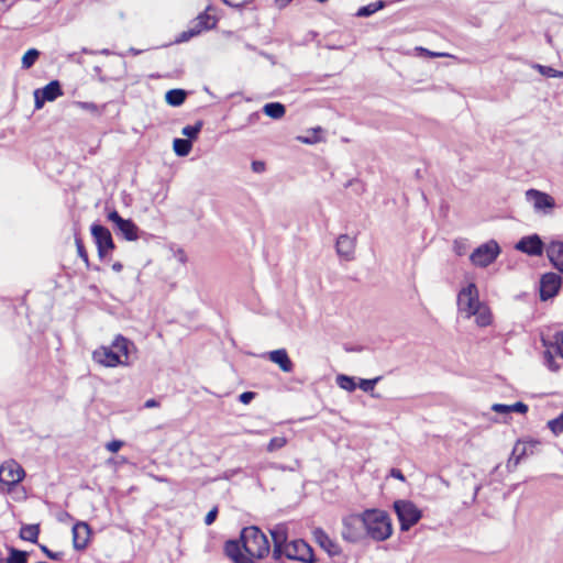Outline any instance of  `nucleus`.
Segmentation results:
<instances>
[{
    "label": "nucleus",
    "mask_w": 563,
    "mask_h": 563,
    "mask_svg": "<svg viewBox=\"0 0 563 563\" xmlns=\"http://www.w3.org/2000/svg\"><path fill=\"white\" fill-rule=\"evenodd\" d=\"M269 549L266 534L256 526L243 528L240 540H228L224 544V553L233 563H254L253 558H265Z\"/></svg>",
    "instance_id": "nucleus-1"
},
{
    "label": "nucleus",
    "mask_w": 563,
    "mask_h": 563,
    "mask_svg": "<svg viewBox=\"0 0 563 563\" xmlns=\"http://www.w3.org/2000/svg\"><path fill=\"white\" fill-rule=\"evenodd\" d=\"M274 543L273 559L280 560L286 556L289 560L300 561L303 563H313L312 548L302 539L287 542V532L284 527H276L271 530Z\"/></svg>",
    "instance_id": "nucleus-2"
},
{
    "label": "nucleus",
    "mask_w": 563,
    "mask_h": 563,
    "mask_svg": "<svg viewBox=\"0 0 563 563\" xmlns=\"http://www.w3.org/2000/svg\"><path fill=\"white\" fill-rule=\"evenodd\" d=\"M134 349L135 346L132 341L119 334L110 346H100L93 351L92 358L95 362L107 367L128 365L130 353Z\"/></svg>",
    "instance_id": "nucleus-3"
},
{
    "label": "nucleus",
    "mask_w": 563,
    "mask_h": 563,
    "mask_svg": "<svg viewBox=\"0 0 563 563\" xmlns=\"http://www.w3.org/2000/svg\"><path fill=\"white\" fill-rule=\"evenodd\" d=\"M366 537L375 541H385L393 533L389 515L380 509H366L363 511Z\"/></svg>",
    "instance_id": "nucleus-4"
},
{
    "label": "nucleus",
    "mask_w": 563,
    "mask_h": 563,
    "mask_svg": "<svg viewBox=\"0 0 563 563\" xmlns=\"http://www.w3.org/2000/svg\"><path fill=\"white\" fill-rule=\"evenodd\" d=\"M210 10L211 8L208 7L205 12L200 13L195 20H192L188 29L178 35L176 42H187L190 38L201 34L203 31L214 29L218 20L214 15L209 13Z\"/></svg>",
    "instance_id": "nucleus-5"
},
{
    "label": "nucleus",
    "mask_w": 563,
    "mask_h": 563,
    "mask_svg": "<svg viewBox=\"0 0 563 563\" xmlns=\"http://www.w3.org/2000/svg\"><path fill=\"white\" fill-rule=\"evenodd\" d=\"M394 509L400 523L401 531H408L422 517L421 510L410 500H396Z\"/></svg>",
    "instance_id": "nucleus-6"
},
{
    "label": "nucleus",
    "mask_w": 563,
    "mask_h": 563,
    "mask_svg": "<svg viewBox=\"0 0 563 563\" xmlns=\"http://www.w3.org/2000/svg\"><path fill=\"white\" fill-rule=\"evenodd\" d=\"M341 534L351 543L362 541L366 537L363 512L345 517L342 521Z\"/></svg>",
    "instance_id": "nucleus-7"
},
{
    "label": "nucleus",
    "mask_w": 563,
    "mask_h": 563,
    "mask_svg": "<svg viewBox=\"0 0 563 563\" xmlns=\"http://www.w3.org/2000/svg\"><path fill=\"white\" fill-rule=\"evenodd\" d=\"M481 305L478 289L474 283H470L460 290L457 295V308L466 318H471L474 314V310Z\"/></svg>",
    "instance_id": "nucleus-8"
},
{
    "label": "nucleus",
    "mask_w": 563,
    "mask_h": 563,
    "mask_svg": "<svg viewBox=\"0 0 563 563\" xmlns=\"http://www.w3.org/2000/svg\"><path fill=\"white\" fill-rule=\"evenodd\" d=\"M500 247L498 243L490 240L476 247L470 256L472 264L478 267H487L498 257Z\"/></svg>",
    "instance_id": "nucleus-9"
},
{
    "label": "nucleus",
    "mask_w": 563,
    "mask_h": 563,
    "mask_svg": "<svg viewBox=\"0 0 563 563\" xmlns=\"http://www.w3.org/2000/svg\"><path fill=\"white\" fill-rule=\"evenodd\" d=\"M545 351L543 353L544 364L551 371H558L560 365L554 361V354L563 358V330L556 332L552 339L542 338Z\"/></svg>",
    "instance_id": "nucleus-10"
},
{
    "label": "nucleus",
    "mask_w": 563,
    "mask_h": 563,
    "mask_svg": "<svg viewBox=\"0 0 563 563\" xmlns=\"http://www.w3.org/2000/svg\"><path fill=\"white\" fill-rule=\"evenodd\" d=\"M24 475V470L16 462H5L0 467V487L3 490H10L23 479Z\"/></svg>",
    "instance_id": "nucleus-11"
},
{
    "label": "nucleus",
    "mask_w": 563,
    "mask_h": 563,
    "mask_svg": "<svg viewBox=\"0 0 563 563\" xmlns=\"http://www.w3.org/2000/svg\"><path fill=\"white\" fill-rule=\"evenodd\" d=\"M526 200L530 202L537 213L549 214L555 208V200L552 196L538 189H528L525 194Z\"/></svg>",
    "instance_id": "nucleus-12"
},
{
    "label": "nucleus",
    "mask_w": 563,
    "mask_h": 563,
    "mask_svg": "<svg viewBox=\"0 0 563 563\" xmlns=\"http://www.w3.org/2000/svg\"><path fill=\"white\" fill-rule=\"evenodd\" d=\"M91 235L97 245L100 258H103L109 252L114 250V242L111 232L104 225L93 223L91 225Z\"/></svg>",
    "instance_id": "nucleus-13"
},
{
    "label": "nucleus",
    "mask_w": 563,
    "mask_h": 563,
    "mask_svg": "<svg viewBox=\"0 0 563 563\" xmlns=\"http://www.w3.org/2000/svg\"><path fill=\"white\" fill-rule=\"evenodd\" d=\"M109 221L115 225V230L126 241H135L139 238V228L131 219H123L118 211L108 214Z\"/></svg>",
    "instance_id": "nucleus-14"
},
{
    "label": "nucleus",
    "mask_w": 563,
    "mask_h": 563,
    "mask_svg": "<svg viewBox=\"0 0 563 563\" xmlns=\"http://www.w3.org/2000/svg\"><path fill=\"white\" fill-rule=\"evenodd\" d=\"M562 278L556 273H547L540 279V298L545 301L553 298L560 290Z\"/></svg>",
    "instance_id": "nucleus-15"
},
{
    "label": "nucleus",
    "mask_w": 563,
    "mask_h": 563,
    "mask_svg": "<svg viewBox=\"0 0 563 563\" xmlns=\"http://www.w3.org/2000/svg\"><path fill=\"white\" fill-rule=\"evenodd\" d=\"M516 249L530 256H539L543 253L544 244L538 234H531L520 239Z\"/></svg>",
    "instance_id": "nucleus-16"
},
{
    "label": "nucleus",
    "mask_w": 563,
    "mask_h": 563,
    "mask_svg": "<svg viewBox=\"0 0 563 563\" xmlns=\"http://www.w3.org/2000/svg\"><path fill=\"white\" fill-rule=\"evenodd\" d=\"M73 533V545L75 550L82 551L87 548L91 530L87 522L85 521H78L73 526L71 529Z\"/></svg>",
    "instance_id": "nucleus-17"
},
{
    "label": "nucleus",
    "mask_w": 563,
    "mask_h": 563,
    "mask_svg": "<svg viewBox=\"0 0 563 563\" xmlns=\"http://www.w3.org/2000/svg\"><path fill=\"white\" fill-rule=\"evenodd\" d=\"M547 255L551 262V264L563 273V242L562 241H552L547 246Z\"/></svg>",
    "instance_id": "nucleus-18"
},
{
    "label": "nucleus",
    "mask_w": 563,
    "mask_h": 563,
    "mask_svg": "<svg viewBox=\"0 0 563 563\" xmlns=\"http://www.w3.org/2000/svg\"><path fill=\"white\" fill-rule=\"evenodd\" d=\"M336 252L345 260H352L355 251V240L347 234H341L336 240Z\"/></svg>",
    "instance_id": "nucleus-19"
},
{
    "label": "nucleus",
    "mask_w": 563,
    "mask_h": 563,
    "mask_svg": "<svg viewBox=\"0 0 563 563\" xmlns=\"http://www.w3.org/2000/svg\"><path fill=\"white\" fill-rule=\"evenodd\" d=\"M268 358L277 364L285 373H290L294 369V364L289 358L285 349L274 350L268 353Z\"/></svg>",
    "instance_id": "nucleus-20"
},
{
    "label": "nucleus",
    "mask_w": 563,
    "mask_h": 563,
    "mask_svg": "<svg viewBox=\"0 0 563 563\" xmlns=\"http://www.w3.org/2000/svg\"><path fill=\"white\" fill-rule=\"evenodd\" d=\"M38 92L42 93L44 99L47 101H54L56 98L63 95L60 84L57 80L48 82L44 88L38 89Z\"/></svg>",
    "instance_id": "nucleus-21"
},
{
    "label": "nucleus",
    "mask_w": 563,
    "mask_h": 563,
    "mask_svg": "<svg viewBox=\"0 0 563 563\" xmlns=\"http://www.w3.org/2000/svg\"><path fill=\"white\" fill-rule=\"evenodd\" d=\"M472 317H475V322L478 327H487L492 323L490 310L484 303L474 310V314Z\"/></svg>",
    "instance_id": "nucleus-22"
},
{
    "label": "nucleus",
    "mask_w": 563,
    "mask_h": 563,
    "mask_svg": "<svg viewBox=\"0 0 563 563\" xmlns=\"http://www.w3.org/2000/svg\"><path fill=\"white\" fill-rule=\"evenodd\" d=\"M264 113L275 120L282 119L286 113V108L280 102H269L263 107Z\"/></svg>",
    "instance_id": "nucleus-23"
},
{
    "label": "nucleus",
    "mask_w": 563,
    "mask_h": 563,
    "mask_svg": "<svg viewBox=\"0 0 563 563\" xmlns=\"http://www.w3.org/2000/svg\"><path fill=\"white\" fill-rule=\"evenodd\" d=\"M316 538L319 542V544L327 550L331 555H334L338 553V545L325 534V532L321 529H317Z\"/></svg>",
    "instance_id": "nucleus-24"
},
{
    "label": "nucleus",
    "mask_w": 563,
    "mask_h": 563,
    "mask_svg": "<svg viewBox=\"0 0 563 563\" xmlns=\"http://www.w3.org/2000/svg\"><path fill=\"white\" fill-rule=\"evenodd\" d=\"M38 533V525H24L20 529V538L32 543L37 542Z\"/></svg>",
    "instance_id": "nucleus-25"
},
{
    "label": "nucleus",
    "mask_w": 563,
    "mask_h": 563,
    "mask_svg": "<svg viewBox=\"0 0 563 563\" xmlns=\"http://www.w3.org/2000/svg\"><path fill=\"white\" fill-rule=\"evenodd\" d=\"M187 93L183 89H172L165 95L166 102L173 107L181 106L186 100Z\"/></svg>",
    "instance_id": "nucleus-26"
},
{
    "label": "nucleus",
    "mask_w": 563,
    "mask_h": 563,
    "mask_svg": "<svg viewBox=\"0 0 563 563\" xmlns=\"http://www.w3.org/2000/svg\"><path fill=\"white\" fill-rule=\"evenodd\" d=\"M526 453V448L520 443H517L512 450L511 456L507 461L508 471H514L520 462V459Z\"/></svg>",
    "instance_id": "nucleus-27"
},
{
    "label": "nucleus",
    "mask_w": 563,
    "mask_h": 563,
    "mask_svg": "<svg viewBox=\"0 0 563 563\" xmlns=\"http://www.w3.org/2000/svg\"><path fill=\"white\" fill-rule=\"evenodd\" d=\"M9 556L4 563H27L29 553L26 551L18 550L15 548H8Z\"/></svg>",
    "instance_id": "nucleus-28"
},
{
    "label": "nucleus",
    "mask_w": 563,
    "mask_h": 563,
    "mask_svg": "<svg viewBox=\"0 0 563 563\" xmlns=\"http://www.w3.org/2000/svg\"><path fill=\"white\" fill-rule=\"evenodd\" d=\"M173 148L178 156H187L192 148V144L191 141L186 139H175Z\"/></svg>",
    "instance_id": "nucleus-29"
},
{
    "label": "nucleus",
    "mask_w": 563,
    "mask_h": 563,
    "mask_svg": "<svg viewBox=\"0 0 563 563\" xmlns=\"http://www.w3.org/2000/svg\"><path fill=\"white\" fill-rule=\"evenodd\" d=\"M384 7H385L384 1L373 2L367 5L361 7L357 10L356 15L361 16V18H366V16H369L373 13L377 12L378 10L383 9Z\"/></svg>",
    "instance_id": "nucleus-30"
},
{
    "label": "nucleus",
    "mask_w": 563,
    "mask_h": 563,
    "mask_svg": "<svg viewBox=\"0 0 563 563\" xmlns=\"http://www.w3.org/2000/svg\"><path fill=\"white\" fill-rule=\"evenodd\" d=\"M534 69H537L542 76L548 78H563V71L556 70L550 66H544L540 64H534L532 66Z\"/></svg>",
    "instance_id": "nucleus-31"
},
{
    "label": "nucleus",
    "mask_w": 563,
    "mask_h": 563,
    "mask_svg": "<svg viewBox=\"0 0 563 563\" xmlns=\"http://www.w3.org/2000/svg\"><path fill=\"white\" fill-rule=\"evenodd\" d=\"M202 125L203 124L201 121H198L192 125H186L183 128L181 134L185 135L187 137L186 140H189V141L197 139L198 134L200 133V131L202 129Z\"/></svg>",
    "instance_id": "nucleus-32"
},
{
    "label": "nucleus",
    "mask_w": 563,
    "mask_h": 563,
    "mask_svg": "<svg viewBox=\"0 0 563 563\" xmlns=\"http://www.w3.org/2000/svg\"><path fill=\"white\" fill-rule=\"evenodd\" d=\"M40 56V52L35 48H30L22 57V68H31Z\"/></svg>",
    "instance_id": "nucleus-33"
},
{
    "label": "nucleus",
    "mask_w": 563,
    "mask_h": 563,
    "mask_svg": "<svg viewBox=\"0 0 563 563\" xmlns=\"http://www.w3.org/2000/svg\"><path fill=\"white\" fill-rule=\"evenodd\" d=\"M336 384L340 388L347 390V391H354L356 388V384L354 382V378L347 375H338L336 377Z\"/></svg>",
    "instance_id": "nucleus-34"
},
{
    "label": "nucleus",
    "mask_w": 563,
    "mask_h": 563,
    "mask_svg": "<svg viewBox=\"0 0 563 563\" xmlns=\"http://www.w3.org/2000/svg\"><path fill=\"white\" fill-rule=\"evenodd\" d=\"M549 429L555 434L559 435L563 432V411L559 417L552 419L548 422Z\"/></svg>",
    "instance_id": "nucleus-35"
},
{
    "label": "nucleus",
    "mask_w": 563,
    "mask_h": 563,
    "mask_svg": "<svg viewBox=\"0 0 563 563\" xmlns=\"http://www.w3.org/2000/svg\"><path fill=\"white\" fill-rule=\"evenodd\" d=\"M286 443H287V440L284 437L272 438L267 444V451L268 452L277 451V450L284 448L286 445Z\"/></svg>",
    "instance_id": "nucleus-36"
},
{
    "label": "nucleus",
    "mask_w": 563,
    "mask_h": 563,
    "mask_svg": "<svg viewBox=\"0 0 563 563\" xmlns=\"http://www.w3.org/2000/svg\"><path fill=\"white\" fill-rule=\"evenodd\" d=\"M379 380V376L373 379H360L358 387L365 393H372Z\"/></svg>",
    "instance_id": "nucleus-37"
},
{
    "label": "nucleus",
    "mask_w": 563,
    "mask_h": 563,
    "mask_svg": "<svg viewBox=\"0 0 563 563\" xmlns=\"http://www.w3.org/2000/svg\"><path fill=\"white\" fill-rule=\"evenodd\" d=\"M75 243L78 256L86 263L87 266H89L88 253L84 246L81 239L78 235L75 236Z\"/></svg>",
    "instance_id": "nucleus-38"
},
{
    "label": "nucleus",
    "mask_w": 563,
    "mask_h": 563,
    "mask_svg": "<svg viewBox=\"0 0 563 563\" xmlns=\"http://www.w3.org/2000/svg\"><path fill=\"white\" fill-rule=\"evenodd\" d=\"M40 549L51 560L60 561L63 559V552H53L46 545H40Z\"/></svg>",
    "instance_id": "nucleus-39"
},
{
    "label": "nucleus",
    "mask_w": 563,
    "mask_h": 563,
    "mask_svg": "<svg viewBox=\"0 0 563 563\" xmlns=\"http://www.w3.org/2000/svg\"><path fill=\"white\" fill-rule=\"evenodd\" d=\"M78 107L82 110L99 113V107L93 102L81 101L78 102Z\"/></svg>",
    "instance_id": "nucleus-40"
},
{
    "label": "nucleus",
    "mask_w": 563,
    "mask_h": 563,
    "mask_svg": "<svg viewBox=\"0 0 563 563\" xmlns=\"http://www.w3.org/2000/svg\"><path fill=\"white\" fill-rule=\"evenodd\" d=\"M510 412L526 413L528 411V406L521 401H518L514 405H509Z\"/></svg>",
    "instance_id": "nucleus-41"
},
{
    "label": "nucleus",
    "mask_w": 563,
    "mask_h": 563,
    "mask_svg": "<svg viewBox=\"0 0 563 563\" xmlns=\"http://www.w3.org/2000/svg\"><path fill=\"white\" fill-rule=\"evenodd\" d=\"M492 410L498 413L508 415L510 413V407L509 405L504 404H494L492 406Z\"/></svg>",
    "instance_id": "nucleus-42"
},
{
    "label": "nucleus",
    "mask_w": 563,
    "mask_h": 563,
    "mask_svg": "<svg viewBox=\"0 0 563 563\" xmlns=\"http://www.w3.org/2000/svg\"><path fill=\"white\" fill-rule=\"evenodd\" d=\"M123 445V442L120 440H113L107 443L106 448L108 451L115 453L118 452Z\"/></svg>",
    "instance_id": "nucleus-43"
},
{
    "label": "nucleus",
    "mask_w": 563,
    "mask_h": 563,
    "mask_svg": "<svg viewBox=\"0 0 563 563\" xmlns=\"http://www.w3.org/2000/svg\"><path fill=\"white\" fill-rule=\"evenodd\" d=\"M217 516H218V508H217V507H214V508H212V509H211V510L206 515V517H205V523H206L207 526L212 525V523L216 521Z\"/></svg>",
    "instance_id": "nucleus-44"
},
{
    "label": "nucleus",
    "mask_w": 563,
    "mask_h": 563,
    "mask_svg": "<svg viewBox=\"0 0 563 563\" xmlns=\"http://www.w3.org/2000/svg\"><path fill=\"white\" fill-rule=\"evenodd\" d=\"M255 395L253 391H244L239 396V399L242 404L247 405L255 398Z\"/></svg>",
    "instance_id": "nucleus-45"
},
{
    "label": "nucleus",
    "mask_w": 563,
    "mask_h": 563,
    "mask_svg": "<svg viewBox=\"0 0 563 563\" xmlns=\"http://www.w3.org/2000/svg\"><path fill=\"white\" fill-rule=\"evenodd\" d=\"M34 101H35V108L36 109H41L43 107L44 102L47 101V100L44 99L42 93L38 92V89H36L34 91Z\"/></svg>",
    "instance_id": "nucleus-46"
},
{
    "label": "nucleus",
    "mask_w": 563,
    "mask_h": 563,
    "mask_svg": "<svg viewBox=\"0 0 563 563\" xmlns=\"http://www.w3.org/2000/svg\"><path fill=\"white\" fill-rule=\"evenodd\" d=\"M417 51H419L421 54H424L429 57H442V56H445V54L443 53H437V52H431L427 48H423V47H417Z\"/></svg>",
    "instance_id": "nucleus-47"
},
{
    "label": "nucleus",
    "mask_w": 563,
    "mask_h": 563,
    "mask_svg": "<svg viewBox=\"0 0 563 563\" xmlns=\"http://www.w3.org/2000/svg\"><path fill=\"white\" fill-rule=\"evenodd\" d=\"M252 169L255 173H263L265 170V163L261 161H254L252 163Z\"/></svg>",
    "instance_id": "nucleus-48"
},
{
    "label": "nucleus",
    "mask_w": 563,
    "mask_h": 563,
    "mask_svg": "<svg viewBox=\"0 0 563 563\" xmlns=\"http://www.w3.org/2000/svg\"><path fill=\"white\" fill-rule=\"evenodd\" d=\"M390 476L394 477V478H397L401 482H405V476L402 474V472L399 470V468H391L390 470Z\"/></svg>",
    "instance_id": "nucleus-49"
},
{
    "label": "nucleus",
    "mask_w": 563,
    "mask_h": 563,
    "mask_svg": "<svg viewBox=\"0 0 563 563\" xmlns=\"http://www.w3.org/2000/svg\"><path fill=\"white\" fill-rule=\"evenodd\" d=\"M158 406H159V402L154 398L147 399L144 404V407L147 409L156 408Z\"/></svg>",
    "instance_id": "nucleus-50"
},
{
    "label": "nucleus",
    "mask_w": 563,
    "mask_h": 563,
    "mask_svg": "<svg viewBox=\"0 0 563 563\" xmlns=\"http://www.w3.org/2000/svg\"><path fill=\"white\" fill-rule=\"evenodd\" d=\"M225 4L230 7H240L244 3L245 0H222Z\"/></svg>",
    "instance_id": "nucleus-51"
},
{
    "label": "nucleus",
    "mask_w": 563,
    "mask_h": 563,
    "mask_svg": "<svg viewBox=\"0 0 563 563\" xmlns=\"http://www.w3.org/2000/svg\"><path fill=\"white\" fill-rule=\"evenodd\" d=\"M260 113L258 112H253L251 113L249 117H247V124H253L255 122H257L260 120Z\"/></svg>",
    "instance_id": "nucleus-52"
},
{
    "label": "nucleus",
    "mask_w": 563,
    "mask_h": 563,
    "mask_svg": "<svg viewBox=\"0 0 563 563\" xmlns=\"http://www.w3.org/2000/svg\"><path fill=\"white\" fill-rule=\"evenodd\" d=\"M292 0H275V4L278 9L286 8Z\"/></svg>",
    "instance_id": "nucleus-53"
},
{
    "label": "nucleus",
    "mask_w": 563,
    "mask_h": 563,
    "mask_svg": "<svg viewBox=\"0 0 563 563\" xmlns=\"http://www.w3.org/2000/svg\"><path fill=\"white\" fill-rule=\"evenodd\" d=\"M112 269L117 273L121 272L123 269V265L120 263V262H115L113 265H112Z\"/></svg>",
    "instance_id": "nucleus-54"
},
{
    "label": "nucleus",
    "mask_w": 563,
    "mask_h": 563,
    "mask_svg": "<svg viewBox=\"0 0 563 563\" xmlns=\"http://www.w3.org/2000/svg\"><path fill=\"white\" fill-rule=\"evenodd\" d=\"M131 52L133 55H139L141 53V51L134 48H131Z\"/></svg>",
    "instance_id": "nucleus-55"
},
{
    "label": "nucleus",
    "mask_w": 563,
    "mask_h": 563,
    "mask_svg": "<svg viewBox=\"0 0 563 563\" xmlns=\"http://www.w3.org/2000/svg\"><path fill=\"white\" fill-rule=\"evenodd\" d=\"M0 563H4V559L2 556V553L0 552Z\"/></svg>",
    "instance_id": "nucleus-56"
},
{
    "label": "nucleus",
    "mask_w": 563,
    "mask_h": 563,
    "mask_svg": "<svg viewBox=\"0 0 563 563\" xmlns=\"http://www.w3.org/2000/svg\"><path fill=\"white\" fill-rule=\"evenodd\" d=\"M305 143H312V141H310L309 139H303L302 140Z\"/></svg>",
    "instance_id": "nucleus-57"
},
{
    "label": "nucleus",
    "mask_w": 563,
    "mask_h": 563,
    "mask_svg": "<svg viewBox=\"0 0 563 563\" xmlns=\"http://www.w3.org/2000/svg\"><path fill=\"white\" fill-rule=\"evenodd\" d=\"M457 254H459V255H462V249H459V250H457Z\"/></svg>",
    "instance_id": "nucleus-58"
},
{
    "label": "nucleus",
    "mask_w": 563,
    "mask_h": 563,
    "mask_svg": "<svg viewBox=\"0 0 563 563\" xmlns=\"http://www.w3.org/2000/svg\"><path fill=\"white\" fill-rule=\"evenodd\" d=\"M457 254H459V255H462V249H459V250H457Z\"/></svg>",
    "instance_id": "nucleus-59"
}]
</instances>
